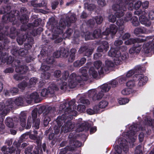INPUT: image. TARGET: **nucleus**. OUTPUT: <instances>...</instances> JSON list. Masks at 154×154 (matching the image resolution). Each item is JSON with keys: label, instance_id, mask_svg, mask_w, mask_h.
I'll use <instances>...</instances> for the list:
<instances>
[{"label": "nucleus", "instance_id": "obj_17", "mask_svg": "<svg viewBox=\"0 0 154 154\" xmlns=\"http://www.w3.org/2000/svg\"><path fill=\"white\" fill-rule=\"evenodd\" d=\"M143 48L146 53H149L152 49L154 50V39H153L152 42L149 41L148 42L144 43Z\"/></svg>", "mask_w": 154, "mask_h": 154}, {"label": "nucleus", "instance_id": "obj_33", "mask_svg": "<svg viewBox=\"0 0 154 154\" xmlns=\"http://www.w3.org/2000/svg\"><path fill=\"white\" fill-rule=\"evenodd\" d=\"M60 51L61 53V56L64 57H67L69 55V50L67 48H60Z\"/></svg>", "mask_w": 154, "mask_h": 154}, {"label": "nucleus", "instance_id": "obj_51", "mask_svg": "<svg viewBox=\"0 0 154 154\" xmlns=\"http://www.w3.org/2000/svg\"><path fill=\"white\" fill-rule=\"evenodd\" d=\"M28 51L27 50H25L24 49H21L18 51L19 55L21 56H24L27 54Z\"/></svg>", "mask_w": 154, "mask_h": 154}, {"label": "nucleus", "instance_id": "obj_14", "mask_svg": "<svg viewBox=\"0 0 154 154\" xmlns=\"http://www.w3.org/2000/svg\"><path fill=\"white\" fill-rule=\"evenodd\" d=\"M94 66L95 68L98 70V72L100 75L104 73V72H106L108 70L107 68H104L102 63L100 61H97L95 62L94 64Z\"/></svg>", "mask_w": 154, "mask_h": 154}, {"label": "nucleus", "instance_id": "obj_57", "mask_svg": "<svg viewBox=\"0 0 154 154\" xmlns=\"http://www.w3.org/2000/svg\"><path fill=\"white\" fill-rule=\"evenodd\" d=\"M132 23L133 25L135 26H137L140 24L137 18L135 17L133 18Z\"/></svg>", "mask_w": 154, "mask_h": 154}, {"label": "nucleus", "instance_id": "obj_60", "mask_svg": "<svg viewBox=\"0 0 154 154\" xmlns=\"http://www.w3.org/2000/svg\"><path fill=\"white\" fill-rule=\"evenodd\" d=\"M50 68L49 66L45 65L43 63L40 69L42 72H46Z\"/></svg>", "mask_w": 154, "mask_h": 154}, {"label": "nucleus", "instance_id": "obj_64", "mask_svg": "<svg viewBox=\"0 0 154 154\" xmlns=\"http://www.w3.org/2000/svg\"><path fill=\"white\" fill-rule=\"evenodd\" d=\"M135 82L134 81H128L126 84L127 86L129 88H131L134 87L135 85Z\"/></svg>", "mask_w": 154, "mask_h": 154}, {"label": "nucleus", "instance_id": "obj_62", "mask_svg": "<svg viewBox=\"0 0 154 154\" xmlns=\"http://www.w3.org/2000/svg\"><path fill=\"white\" fill-rule=\"evenodd\" d=\"M50 73L47 72H43L41 75L42 78L45 79H48L50 78Z\"/></svg>", "mask_w": 154, "mask_h": 154}, {"label": "nucleus", "instance_id": "obj_5", "mask_svg": "<svg viewBox=\"0 0 154 154\" xmlns=\"http://www.w3.org/2000/svg\"><path fill=\"white\" fill-rule=\"evenodd\" d=\"M108 54L109 56L114 57V61L116 65L120 64L122 60H127L128 57L127 53H125L122 54L119 51L113 48L110 49Z\"/></svg>", "mask_w": 154, "mask_h": 154}, {"label": "nucleus", "instance_id": "obj_53", "mask_svg": "<svg viewBox=\"0 0 154 154\" xmlns=\"http://www.w3.org/2000/svg\"><path fill=\"white\" fill-rule=\"evenodd\" d=\"M73 30L71 29H69L63 34V37L68 38L73 33Z\"/></svg>", "mask_w": 154, "mask_h": 154}, {"label": "nucleus", "instance_id": "obj_34", "mask_svg": "<svg viewBox=\"0 0 154 154\" xmlns=\"http://www.w3.org/2000/svg\"><path fill=\"white\" fill-rule=\"evenodd\" d=\"M152 36H148L146 37L145 39L141 38H134L135 43H141L144 42L148 40L152 39Z\"/></svg>", "mask_w": 154, "mask_h": 154}, {"label": "nucleus", "instance_id": "obj_25", "mask_svg": "<svg viewBox=\"0 0 154 154\" xmlns=\"http://www.w3.org/2000/svg\"><path fill=\"white\" fill-rule=\"evenodd\" d=\"M147 32L146 28L144 27H138L136 28L134 31V33L136 35L140 34H145Z\"/></svg>", "mask_w": 154, "mask_h": 154}, {"label": "nucleus", "instance_id": "obj_15", "mask_svg": "<svg viewBox=\"0 0 154 154\" xmlns=\"http://www.w3.org/2000/svg\"><path fill=\"white\" fill-rule=\"evenodd\" d=\"M39 98V95L37 92H35L26 97L25 100L28 103H30L33 100L35 102H37Z\"/></svg>", "mask_w": 154, "mask_h": 154}, {"label": "nucleus", "instance_id": "obj_19", "mask_svg": "<svg viewBox=\"0 0 154 154\" xmlns=\"http://www.w3.org/2000/svg\"><path fill=\"white\" fill-rule=\"evenodd\" d=\"M28 70V67L25 65L17 66L15 69V71L21 74L26 73Z\"/></svg>", "mask_w": 154, "mask_h": 154}, {"label": "nucleus", "instance_id": "obj_28", "mask_svg": "<svg viewBox=\"0 0 154 154\" xmlns=\"http://www.w3.org/2000/svg\"><path fill=\"white\" fill-rule=\"evenodd\" d=\"M58 88L57 87L56 85L54 84H51L48 88V90L49 94H53L55 92L58 90Z\"/></svg>", "mask_w": 154, "mask_h": 154}, {"label": "nucleus", "instance_id": "obj_21", "mask_svg": "<svg viewBox=\"0 0 154 154\" xmlns=\"http://www.w3.org/2000/svg\"><path fill=\"white\" fill-rule=\"evenodd\" d=\"M144 15V14L140 17V21L142 24L147 27L149 26L151 24V22Z\"/></svg>", "mask_w": 154, "mask_h": 154}, {"label": "nucleus", "instance_id": "obj_44", "mask_svg": "<svg viewBox=\"0 0 154 154\" xmlns=\"http://www.w3.org/2000/svg\"><path fill=\"white\" fill-rule=\"evenodd\" d=\"M109 29H110V33L113 35L116 33L117 30L116 26L114 24L111 25Z\"/></svg>", "mask_w": 154, "mask_h": 154}, {"label": "nucleus", "instance_id": "obj_35", "mask_svg": "<svg viewBox=\"0 0 154 154\" xmlns=\"http://www.w3.org/2000/svg\"><path fill=\"white\" fill-rule=\"evenodd\" d=\"M29 137L31 139L36 140V143L38 144L41 143V141L42 139L41 137H37L36 135L33 134H30L29 135Z\"/></svg>", "mask_w": 154, "mask_h": 154}, {"label": "nucleus", "instance_id": "obj_46", "mask_svg": "<svg viewBox=\"0 0 154 154\" xmlns=\"http://www.w3.org/2000/svg\"><path fill=\"white\" fill-rule=\"evenodd\" d=\"M118 84V82L116 80H114L108 84H105L104 85H107L108 86L107 88H109V91L111 87H115Z\"/></svg>", "mask_w": 154, "mask_h": 154}, {"label": "nucleus", "instance_id": "obj_7", "mask_svg": "<svg viewBox=\"0 0 154 154\" xmlns=\"http://www.w3.org/2000/svg\"><path fill=\"white\" fill-rule=\"evenodd\" d=\"M67 20L66 22H65L63 19H61L60 21L59 26L52 29V31L54 33L52 35V39H55L57 38V39L56 41V43H59L62 41V39L61 38H58V35L63 33V29L66 25H69L67 24Z\"/></svg>", "mask_w": 154, "mask_h": 154}, {"label": "nucleus", "instance_id": "obj_27", "mask_svg": "<svg viewBox=\"0 0 154 154\" xmlns=\"http://www.w3.org/2000/svg\"><path fill=\"white\" fill-rule=\"evenodd\" d=\"M30 3L32 6L36 8L45 6L47 5V3L44 2L38 3L37 0L31 1L30 2Z\"/></svg>", "mask_w": 154, "mask_h": 154}, {"label": "nucleus", "instance_id": "obj_2", "mask_svg": "<svg viewBox=\"0 0 154 154\" xmlns=\"http://www.w3.org/2000/svg\"><path fill=\"white\" fill-rule=\"evenodd\" d=\"M87 70L88 69L86 67H82L80 69L82 74L81 76H77L76 74L75 73L71 74L69 76L68 85H67L66 82H63L60 84V89L61 90L64 91L67 89L68 87L70 88H74L81 82L82 80L86 81L88 79Z\"/></svg>", "mask_w": 154, "mask_h": 154}, {"label": "nucleus", "instance_id": "obj_61", "mask_svg": "<svg viewBox=\"0 0 154 154\" xmlns=\"http://www.w3.org/2000/svg\"><path fill=\"white\" fill-rule=\"evenodd\" d=\"M37 81L38 80L35 77L32 78L29 80V84L32 86H34L36 84Z\"/></svg>", "mask_w": 154, "mask_h": 154}, {"label": "nucleus", "instance_id": "obj_26", "mask_svg": "<svg viewBox=\"0 0 154 154\" xmlns=\"http://www.w3.org/2000/svg\"><path fill=\"white\" fill-rule=\"evenodd\" d=\"M76 52V50L75 48L71 49L70 50L69 56L68 58V62L72 63L75 60V54Z\"/></svg>", "mask_w": 154, "mask_h": 154}, {"label": "nucleus", "instance_id": "obj_22", "mask_svg": "<svg viewBox=\"0 0 154 154\" xmlns=\"http://www.w3.org/2000/svg\"><path fill=\"white\" fill-rule=\"evenodd\" d=\"M142 69V68H141L140 66H137L135 67L134 69L128 71L126 74V76L127 77H129L131 76L135 72L136 73L137 72H141Z\"/></svg>", "mask_w": 154, "mask_h": 154}, {"label": "nucleus", "instance_id": "obj_29", "mask_svg": "<svg viewBox=\"0 0 154 154\" xmlns=\"http://www.w3.org/2000/svg\"><path fill=\"white\" fill-rule=\"evenodd\" d=\"M141 49V46L134 47L131 48L129 50V53L131 54L139 53Z\"/></svg>", "mask_w": 154, "mask_h": 154}, {"label": "nucleus", "instance_id": "obj_49", "mask_svg": "<svg viewBox=\"0 0 154 154\" xmlns=\"http://www.w3.org/2000/svg\"><path fill=\"white\" fill-rule=\"evenodd\" d=\"M10 9L11 7L9 6H6L5 7H3L0 9V14H4L10 11Z\"/></svg>", "mask_w": 154, "mask_h": 154}, {"label": "nucleus", "instance_id": "obj_36", "mask_svg": "<svg viewBox=\"0 0 154 154\" xmlns=\"http://www.w3.org/2000/svg\"><path fill=\"white\" fill-rule=\"evenodd\" d=\"M5 123L6 125L9 128H12L14 126L13 120L11 118H7L5 120Z\"/></svg>", "mask_w": 154, "mask_h": 154}, {"label": "nucleus", "instance_id": "obj_23", "mask_svg": "<svg viewBox=\"0 0 154 154\" xmlns=\"http://www.w3.org/2000/svg\"><path fill=\"white\" fill-rule=\"evenodd\" d=\"M26 113L24 112H22L19 116V119L20 124L22 127L25 126L26 124Z\"/></svg>", "mask_w": 154, "mask_h": 154}, {"label": "nucleus", "instance_id": "obj_31", "mask_svg": "<svg viewBox=\"0 0 154 154\" xmlns=\"http://www.w3.org/2000/svg\"><path fill=\"white\" fill-rule=\"evenodd\" d=\"M77 126L79 127L77 129L76 131L78 132L82 131L88 128L87 123L85 122H83L81 124H79Z\"/></svg>", "mask_w": 154, "mask_h": 154}, {"label": "nucleus", "instance_id": "obj_6", "mask_svg": "<svg viewBox=\"0 0 154 154\" xmlns=\"http://www.w3.org/2000/svg\"><path fill=\"white\" fill-rule=\"evenodd\" d=\"M107 85H103L101 86L100 89H98L96 91L94 90L89 91L88 93L89 97H91L93 101L98 100H100L104 95V93L109 91V87L107 88Z\"/></svg>", "mask_w": 154, "mask_h": 154}, {"label": "nucleus", "instance_id": "obj_52", "mask_svg": "<svg viewBox=\"0 0 154 154\" xmlns=\"http://www.w3.org/2000/svg\"><path fill=\"white\" fill-rule=\"evenodd\" d=\"M105 65L107 67H113L114 66V63L111 60H107L105 61ZM108 68L104 67V68Z\"/></svg>", "mask_w": 154, "mask_h": 154}, {"label": "nucleus", "instance_id": "obj_43", "mask_svg": "<svg viewBox=\"0 0 154 154\" xmlns=\"http://www.w3.org/2000/svg\"><path fill=\"white\" fill-rule=\"evenodd\" d=\"M32 150V148L30 147H28L26 149L25 151V154H39L38 151L37 150L33 151V153L31 152Z\"/></svg>", "mask_w": 154, "mask_h": 154}, {"label": "nucleus", "instance_id": "obj_63", "mask_svg": "<svg viewBox=\"0 0 154 154\" xmlns=\"http://www.w3.org/2000/svg\"><path fill=\"white\" fill-rule=\"evenodd\" d=\"M131 92V89L129 88H126L124 89L122 91V93L124 95H128L130 94Z\"/></svg>", "mask_w": 154, "mask_h": 154}, {"label": "nucleus", "instance_id": "obj_38", "mask_svg": "<svg viewBox=\"0 0 154 154\" xmlns=\"http://www.w3.org/2000/svg\"><path fill=\"white\" fill-rule=\"evenodd\" d=\"M2 28V27L1 26L0 28V40L3 39L5 38V35H8V32L7 31V30L8 29V27L6 26L5 28V29H6V30L5 29L4 30L5 32L4 33V34H3L2 33V32L1 31V30Z\"/></svg>", "mask_w": 154, "mask_h": 154}, {"label": "nucleus", "instance_id": "obj_10", "mask_svg": "<svg viewBox=\"0 0 154 154\" xmlns=\"http://www.w3.org/2000/svg\"><path fill=\"white\" fill-rule=\"evenodd\" d=\"M138 129H140L141 130H144L143 128H139L137 129V128L136 125H132L130 127L129 129L130 130L127 133L126 135H128V140L129 142L133 143L135 141V138H136V132L137 131Z\"/></svg>", "mask_w": 154, "mask_h": 154}, {"label": "nucleus", "instance_id": "obj_8", "mask_svg": "<svg viewBox=\"0 0 154 154\" xmlns=\"http://www.w3.org/2000/svg\"><path fill=\"white\" fill-rule=\"evenodd\" d=\"M37 109H34L32 111V116H29L27 119V123L26 128L29 129L31 127L32 123L33 124V126H34L35 129H38L39 128L40 119L37 118Z\"/></svg>", "mask_w": 154, "mask_h": 154}, {"label": "nucleus", "instance_id": "obj_11", "mask_svg": "<svg viewBox=\"0 0 154 154\" xmlns=\"http://www.w3.org/2000/svg\"><path fill=\"white\" fill-rule=\"evenodd\" d=\"M78 136L73 134V133H71L68 136V138L69 139V146L70 147H73V150L75 149V148L76 147H79L82 145L81 142L77 140L76 139Z\"/></svg>", "mask_w": 154, "mask_h": 154}, {"label": "nucleus", "instance_id": "obj_45", "mask_svg": "<svg viewBox=\"0 0 154 154\" xmlns=\"http://www.w3.org/2000/svg\"><path fill=\"white\" fill-rule=\"evenodd\" d=\"M73 147H70L69 146H67L64 148L62 149L59 154H65L67 151L73 150Z\"/></svg>", "mask_w": 154, "mask_h": 154}, {"label": "nucleus", "instance_id": "obj_42", "mask_svg": "<svg viewBox=\"0 0 154 154\" xmlns=\"http://www.w3.org/2000/svg\"><path fill=\"white\" fill-rule=\"evenodd\" d=\"M89 72L90 75H92L94 78H96L98 75L97 72L95 70L93 67H91L89 71Z\"/></svg>", "mask_w": 154, "mask_h": 154}, {"label": "nucleus", "instance_id": "obj_4", "mask_svg": "<svg viewBox=\"0 0 154 154\" xmlns=\"http://www.w3.org/2000/svg\"><path fill=\"white\" fill-rule=\"evenodd\" d=\"M126 4L127 5H124V2L122 1L119 0L117 2V4L113 5L112 8L114 11H116L115 13V15L118 18L121 17L124 15V11L126 9L127 5L128 7V9L132 10L133 8V4L131 2H130V0H126Z\"/></svg>", "mask_w": 154, "mask_h": 154}, {"label": "nucleus", "instance_id": "obj_24", "mask_svg": "<svg viewBox=\"0 0 154 154\" xmlns=\"http://www.w3.org/2000/svg\"><path fill=\"white\" fill-rule=\"evenodd\" d=\"M109 48L108 43L106 42H104L102 44L97 48V51L99 52H102L104 51L106 52Z\"/></svg>", "mask_w": 154, "mask_h": 154}, {"label": "nucleus", "instance_id": "obj_1", "mask_svg": "<svg viewBox=\"0 0 154 154\" xmlns=\"http://www.w3.org/2000/svg\"><path fill=\"white\" fill-rule=\"evenodd\" d=\"M75 102V100H72L68 103H63L61 104L60 106V110H64L65 117L64 120H62V123L64 122L65 124L62 126L61 132H64L66 133L71 131L75 127V124L72 122L71 120L72 118V116H76L77 112L74 110H72V106H73V109L75 107L74 105Z\"/></svg>", "mask_w": 154, "mask_h": 154}, {"label": "nucleus", "instance_id": "obj_48", "mask_svg": "<svg viewBox=\"0 0 154 154\" xmlns=\"http://www.w3.org/2000/svg\"><path fill=\"white\" fill-rule=\"evenodd\" d=\"M99 104L101 109H103L107 106L108 103L106 100H102L99 102Z\"/></svg>", "mask_w": 154, "mask_h": 154}, {"label": "nucleus", "instance_id": "obj_30", "mask_svg": "<svg viewBox=\"0 0 154 154\" xmlns=\"http://www.w3.org/2000/svg\"><path fill=\"white\" fill-rule=\"evenodd\" d=\"M18 34V32L16 30L15 27H12L11 28L10 30V32L8 33L9 36L12 39H14L16 35Z\"/></svg>", "mask_w": 154, "mask_h": 154}, {"label": "nucleus", "instance_id": "obj_41", "mask_svg": "<svg viewBox=\"0 0 154 154\" xmlns=\"http://www.w3.org/2000/svg\"><path fill=\"white\" fill-rule=\"evenodd\" d=\"M27 38L26 35L21 36V37H18L17 39V41L18 44L20 45H22L23 42L26 41Z\"/></svg>", "mask_w": 154, "mask_h": 154}, {"label": "nucleus", "instance_id": "obj_16", "mask_svg": "<svg viewBox=\"0 0 154 154\" xmlns=\"http://www.w3.org/2000/svg\"><path fill=\"white\" fill-rule=\"evenodd\" d=\"M65 115H62L61 116L58 117L57 119V122L58 126H55L54 128V133L55 134H57L59 133L60 131V127L63 124L62 120L64 119Z\"/></svg>", "mask_w": 154, "mask_h": 154}, {"label": "nucleus", "instance_id": "obj_18", "mask_svg": "<svg viewBox=\"0 0 154 154\" xmlns=\"http://www.w3.org/2000/svg\"><path fill=\"white\" fill-rule=\"evenodd\" d=\"M22 13H24L23 15L20 18V20L21 22L23 24H26L28 21V17L25 14L26 13V9L24 7H22L20 10Z\"/></svg>", "mask_w": 154, "mask_h": 154}, {"label": "nucleus", "instance_id": "obj_9", "mask_svg": "<svg viewBox=\"0 0 154 154\" xmlns=\"http://www.w3.org/2000/svg\"><path fill=\"white\" fill-rule=\"evenodd\" d=\"M118 143L119 146L117 145L115 147V152L114 154H121V149L126 152L128 151V142L125 139L120 138L118 139Z\"/></svg>", "mask_w": 154, "mask_h": 154}, {"label": "nucleus", "instance_id": "obj_56", "mask_svg": "<svg viewBox=\"0 0 154 154\" xmlns=\"http://www.w3.org/2000/svg\"><path fill=\"white\" fill-rule=\"evenodd\" d=\"M85 109V106L83 105H79L77 107V110L80 112H84Z\"/></svg>", "mask_w": 154, "mask_h": 154}, {"label": "nucleus", "instance_id": "obj_50", "mask_svg": "<svg viewBox=\"0 0 154 154\" xmlns=\"http://www.w3.org/2000/svg\"><path fill=\"white\" fill-rule=\"evenodd\" d=\"M85 38L86 40L94 39L92 33H91L89 32H87L85 33Z\"/></svg>", "mask_w": 154, "mask_h": 154}, {"label": "nucleus", "instance_id": "obj_37", "mask_svg": "<svg viewBox=\"0 0 154 154\" xmlns=\"http://www.w3.org/2000/svg\"><path fill=\"white\" fill-rule=\"evenodd\" d=\"M66 20L67 21V24L69 25L70 23H74L75 21L76 20L75 15L73 14L69 18L68 17H66Z\"/></svg>", "mask_w": 154, "mask_h": 154}, {"label": "nucleus", "instance_id": "obj_32", "mask_svg": "<svg viewBox=\"0 0 154 154\" xmlns=\"http://www.w3.org/2000/svg\"><path fill=\"white\" fill-rule=\"evenodd\" d=\"M135 76L137 79L138 80H139L141 82L146 83L148 80V78L146 76H144V75L141 74H136Z\"/></svg>", "mask_w": 154, "mask_h": 154}, {"label": "nucleus", "instance_id": "obj_54", "mask_svg": "<svg viewBox=\"0 0 154 154\" xmlns=\"http://www.w3.org/2000/svg\"><path fill=\"white\" fill-rule=\"evenodd\" d=\"M79 102L84 104L88 105L90 104L89 101L84 97H81L79 100Z\"/></svg>", "mask_w": 154, "mask_h": 154}, {"label": "nucleus", "instance_id": "obj_55", "mask_svg": "<svg viewBox=\"0 0 154 154\" xmlns=\"http://www.w3.org/2000/svg\"><path fill=\"white\" fill-rule=\"evenodd\" d=\"M145 124L146 125H147L150 126L153 125L152 120L149 117H148L146 118L145 119Z\"/></svg>", "mask_w": 154, "mask_h": 154}, {"label": "nucleus", "instance_id": "obj_3", "mask_svg": "<svg viewBox=\"0 0 154 154\" xmlns=\"http://www.w3.org/2000/svg\"><path fill=\"white\" fill-rule=\"evenodd\" d=\"M23 98L19 97L16 98L14 100L10 99L7 100L5 103L3 102L0 103V111H2V113L4 116L6 115L10 110L13 107L15 104L17 106H21L23 104Z\"/></svg>", "mask_w": 154, "mask_h": 154}, {"label": "nucleus", "instance_id": "obj_12", "mask_svg": "<svg viewBox=\"0 0 154 154\" xmlns=\"http://www.w3.org/2000/svg\"><path fill=\"white\" fill-rule=\"evenodd\" d=\"M44 115V124L45 126H46L48 124L49 121L51 120V118L54 116V113L51 107H48L43 113Z\"/></svg>", "mask_w": 154, "mask_h": 154}, {"label": "nucleus", "instance_id": "obj_13", "mask_svg": "<svg viewBox=\"0 0 154 154\" xmlns=\"http://www.w3.org/2000/svg\"><path fill=\"white\" fill-rule=\"evenodd\" d=\"M14 12L11 11L10 13H8L5 15H4L2 18V21L5 23L9 22H12L15 19V15L14 14Z\"/></svg>", "mask_w": 154, "mask_h": 154}, {"label": "nucleus", "instance_id": "obj_58", "mask_svg": "<svg viewBox=\"0 0 154 154\" xmlns=\"http://www.w3.org/2000/svg\"><path fill=\"white\" fill-rule=\"evenodd\" d=\"M94 19L95 20L96 23L97 24H101L103 20V17L100 16H96L95 17Z\"/></svg>", "mask_w": 154, "mask_h": 154}, {"label": "nucleus", "instance_id": "obj_39", "mask_svg": "<svg viewBox=\"0 0 154 154\" xmlns=\"http://www.w3.org/2000/svg\"><path fill=\"white\" fill-rule=\"evenodd\" d=\"M101 32L100 30L99 29L95 30L92 33V35L94 36V39L99 37L101 38Z\"/></svg>", "mask_w": 154, "mask_h": 154}, {"label": "nucleus", "instance_id": "obj_47", "mask_svg": "<svg viewBox=\"0 0 154 154\" xmlns=\"http://www.w3.org/2000/svg\"><path fill=\"white\" fill-rule=\"evenodd\" d=\"M129 100L127 98H120L118 99V102L120 105H124L128 103Z\"/></svg>", "mask_w": 154, "mask_h": 154}, {"label": "nucleus", "instance_id": "obj_20", "mask_svg": "<svg viewBox=\"0 0 154 154\" xmlns=\"http://www.w3.org/2000/svg\"><path fill=\"white\" fill-rule=\"evenodd\" d=\"M14 60V58L11 56H8L5 54L2 56L1 62L3 63H7L8 64H11Z\"/></svg>", "mask_w": 154, "mask_h": 154}, {"label": "nucleus", "instance_id": "obj_59", "mask_svg": "<svg viewBox=\"0 0 154 154\" xmlns=\"http://www.w3.org/2000/svg\"><path fill=\"white\" fill-rule=\"evenodd\" d=\"M132 17L131 14L129 12H128L125 15L124 17V20L126 22L130 20L131 19Z\"/></svg>", "mask_w": 154, "mask_h": 154}, {"label": "nucleus", "instance_id": "obj_40", "mask_svg": "<svg viewBox=\"0 0 154 154\" xmlns=\"http://www.w3.org/2000/svg\"><path fill=\"white\" fill-rule=\"evenodd\" d=\"M116 24L119 26V29L122 30L124 29V22L121 19H118L116 22Z\"/></svg>", "mask_w": 154, "mask_h": 154}]
</instances>
